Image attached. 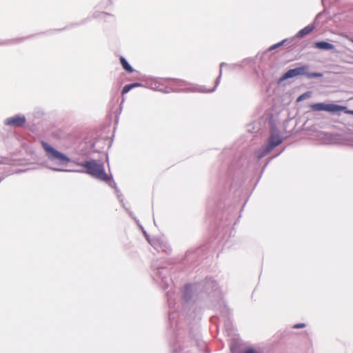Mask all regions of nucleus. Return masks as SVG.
I'll list each match as a JSON object with an SVG mask.
<instances>
[{
  "label": "nucleus",
  "instance_id": "f257e3e1",
  "mask_svg": "<svg viewBox=\"0 0 353 353\" xmlns=\"http://www.w3.org/2000/svg\"><path fill=\"white\" fill-rule=\"evenodd\" d=\"M80 165L85 169V172L92 176L105 182L111 181V177L105 172L103 163L95 160H90L83 162Z\"/></svg>",
  "mask_w": 353,
  "mask_h": 353
},
{
  "label": "nucleus",
  "instance_id": "f03ea898",
  "mask_svg": "<svg viewBox=\"0 0 353 353\" xmlns=\"http://www.w3.org/2000/svg\"><path fill=\"white\" fill-rule=\"evenodd\" d=\"M310 108L313 111H327L330 112H336L340 110L344 111L345 113L353 115V110L347 109V107L336 105V104H325L323 103H318L311 104Z\"/></svg>",
  "mask_w": 353,
  "mask_h": 353
},
{
  "label": "nucleus",
  "instance_id": "7ed1b4c3",
  "mask_svg": "<svg viewBox=\"0 0 353 353\" xmlns=\"http://www.w3.org/2000/svg\"><path fill=\"white\" fill-rule=\"evenodd\" d=\"M41 145L49 159L57 160L61 163H68L70 161V159L68 157L55 150L46 142L41 141Z\"/></svg>",
  "mask_w": 353,
  "mask_h": 353
},
{
  "label": "nucleus",
  "instance_id": "20e7f679",
  "mask_svg": "<svg viewBox=\"0 0 353 353\" xmlns=\"http://www.w3.org/2000/svg\"><path fill=\"white\" fill-rule=\"evenodd\" d=\"M281 143H282V139L280 137V135L276 133H272L270 137L268 144L267 147L265 148L264 151L261 154L259 155L258 157L261 158V157H264L268 152H270L271 150H272L274 148H275L276 146L280 145Z\"/></svg>",
  "mask_w": 353,
  "mask_h": 353
},
{
  "label": "nucleus",
  "instance_id": "39448f33",
  "mask_svg": "<svg viewBox=\"0 0 353 353\" xmlns=\"http://www.w3.org/2000/svg\"><path fill=\"white\" fill-rule=\"evenodd\" d=\"M26 122L25 116L21 114H17L14 117L7 118L4 123L8 126L20 128L24 125Z\"/></svg>",
  "mask_w": 353,
  "mask_h": 353
},
{
  "label": "nucleus",
  "instance_id": "423d86ee",
  "mask_svg": "<svg viewBox=\"0 0 353 353\" xmlns=\"http://www.w3.org/2000/svg\"><path fill=\"white\" fill-rule=\"evenodd\" d=\"M306 72L305 67H300L294 69L289 70L285 74L281 77V80L283 81L294 77L304 74Z\"/></svg>",
  "mask_w": 353,
  "mask_h": 353
},
{
  "label": "nucleus",
  "instance_id": "0eeeda50",
  "mask_svg": "<svg viewBox=\"0 0 353 353\" xmlns=\"http://www.w3.org/2000/svg\"><path fill=\"white\" fill-rule=\"evenodd\" d=\"M316 48L323 50H333L334 46L326 41H318L314 45Z\"/></svg>",
  "mask_w": 353,
  "mask_h": 353
},
{
  "label": "nucleus",
  "instance_id": "6e6552de",
  "mask_svg": "<svg viewBox=\"0 0 353 353\" xmlns=\"http://www.w3.org/2000/svg\"><path fill=\"white\" fill-rule=\"evenodd\" d=\"M314 27L313 26L309 25V26L305 27L304 28H303L302 30H301L298 32L297 37H303L304 36L310 34L314 30Z\"/></svg>",
  "mask_w": 353,
  "mask_h": 353
},
{
  "label": "nucleus",
  "instance_id": "1a4fd4ad",
  "mask_svg": "<svg viewBox=\"0 0 353 353\" xmlns=\"http://www.w3.org/2000/svg\"><path fill=\"white\" fill-rule=\"evenodd\" d=\"M142 85L139 83H134L131 84L125 85L121 91V94L124 95L126 93H128L130 90H131L132 88L141 87Z\"/></svg>",
  "mask_w": 353,
  "mask_h": 353
},
{
  "label": "nucleus",
  "instance_id": "9d476101",
  "mask_svg": "<svg viewBox=\"0 0 353 353\" xmlns=\"http://www.w3.org/2000/svg\"><path fill=\"white\" fill-rule=\"evenodd\" d=\"M120 62L122 65L123 68L128 73H132L133 72L132 68L130 65L128 61L123 57H120Z\"/></svg>",
  "mask_w": 353,
  "mask_h": 353
},
{
  "label": "nucleus",
  "instance_id": "9b49d317",
  "mask_svg": "<svg viewBox=\"0 0 353 353\" xmlns=\"http://www.w3.org/2000/svg\"><path fill=\"white\" fill-rule=\"evenodd\" d=\"M310 96H311V92H305L298 97L297 101L298 102L301 101L306 98L310 97Z\"/></svg>",
  "mask_w": 353,
  "mask_h": 353
},
{
  "label": "nucleus",
  "instance_id": "f8f14e48",
  "mask_svg": "<svg viewBox=\"0 0 353 353\" xmlns=\"http://www.w3.org/2000/svg\"><path fill=\"white\" fill-rule=\"evenodd\" d=\"M172 82L173 83L178 84L179 85H185V81L181 79H172Z\"/></svg>",
  "mask_w": 353,
  "mask_h": 353
},
{
  "label": "nucleus",
  "instance_id": "ddd939ff",
  "mask_svg": "<svg viewBox=\"0 0 353 353\" xmlns=\"http://www.w3.org/2000/svg\"><path fill=\"white\" fill-rule=\"evenodd\" d=\"M284 42H285V41H281V42H280V43H276V44H274V45L272 46L270 48V50H274V49H276V48H277L280 47L281 46H282V45H283V43Z\"/></svg>",
  "mask_w": 353,
  "mask_h": 353
},
{
  "label": "nucleus",
  "instance_id": "4468645a",
  "mask_svg": "<svg viewBox=\"0 0 353 353\" xmlns=\"http://www.w3.org/2000/svg\"><path fill=\"white\" fill-rule=\"evenodd\" d=\"M243 353H257L256 350L252 348L247 349Z\"/></svg>",
  "mask_w": 353,
  "mask_h": 353
},
{
  "label": "nucleus",
  "instance_id": "2eb2a0df",
  "mask_svg": "<svg viewBox=\"0 0 353 353\" xmlns=\"http://www.w3.org/2000/svg\"><path fill=\"white\" fill-rule=\"evenodd\" d=\"M305 327V324L304 323H298V324H295L294 325V328H301V327Z\"/></svg>",
  "mask_w": 353,
  "mask_h": 353
},
{
  "label": "nucleus",
  "instance_id": "dca6fc26",
  "mask_svg": "<svg viewBox=\"0 0 353 353\" xmlns=\"http://www.w3.org/2000/svg\"><path fill=\"white\" fill-rule=\"evenodd\" d=\"M321 76H322V74L320 73H314V74H310V77H321Z\"/></svg>",
  "mask_w": 353,
  "mask_h": 353
},
{
  "label": "nucleus",
  "instance_id": "f3484780",
  "mask_svg": "<svg viewBox=\"0 0 353 353\" xmlns=\"http://www.w3.org/2000/svg\"><path fill=\"white\" fill-rule=\"evenodd\" d=\"M352 42L353 43V39H351Z\"/></svg>",
  "mask_w": 353,
  "mask_h": 353
}]
</instances>
